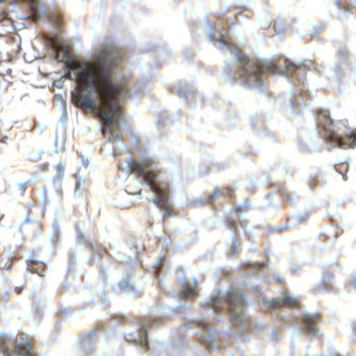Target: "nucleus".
Wrapping results in <instances>:
<instances>
[{
  "label": "nucleus",
  "mask_w": 356,
  "mask_h": 356,
  "mask_svg": "<svg viewBox=\"0 0 356 356\" xmlns=\"http://www.w3.org/2000/svg\"><path fill=\"white\" fill-rule=\"evenodd\" d=\"M51 45L58 61L69 63L67 77L74 80L76 88L72 93L73 102L84 109H92L102 120L106 129L114 131L120 127L121 100L131 97L127 81L116 67L122 54L113 44H107L95 54L94 60L69 62L70 46H63L58 38H52Z\"/></svg>",
  "instance_id": "1"
},
{
  "label": "nucleus",
  "mask_w": 356,
  "mask_h": 356,
  "mask_svg": "<svg viewBox=\"0 0 356 356\" xmlns=\"http://www.w3.org/2000/svg\"><path fill=\"white\" fill-rule=\"evenodd\" d=\"M227 33H224L220 31H216L213 34H211L213 41L218 42L222 50H230L232 54L235 56L240 67V76L250 87L257 89L262 88L264 81L261 72L270 74L280 72L282 75L286 76L293 74L292 68L296 65L291 60L288 59L285 60L284 68L279 65L267 62L254 63L245 56L240 49H233L227 40Z\"/></svg>",
  "instance_id": "2"
},
{
  "label": "nucleus",
  "mask_w": 356,
  "mask_h": 356,
  "mask_svg": "<svg viewBox=\"0 0 356 356\" xmlns=\"http://www.w3.org/2000/svg\"><path fill=\"white\" fill-rule=\"evenodd\" d=\"M203 308L212 309L215 312H229L231 325L240 332L249 330L250 322L244 309L245 300L243 295L237 289L220 291L216 297H206L202 302Z\"/></svg>",
  "instance_id": "3"
},
{
  "label": "nucleus",
  "mask_w": 356,
  "mask_h": 356,
  "mask_svg": "<svg viewBox=\"0 0 356 356\" xmlns=\"http://www.w3.org/2000/svg\"><path fill=\"white\" fill-rule=\"evenodd\" d=\"M154 165L155 163L153 161L147 158H143L138 161H131L128 168L131 172H136L143 180L149 181L148 185L150 189L156 194V197H149V200L163 209L164 218L170 217L172 216V213L170 209L168 191L163 185H157L154 182L156 176L154 172Z\"/></svg>",
  "instance_id": "4"
},
{
  "label": "nucleus",
  "mask_w": 356,
  "mask_h": 356,
  "mask_svg": "<svg viewBox=\"0 0 356 356\" xmlns=\"http://www.w3.org/2000/svg\"><path fill=\"white\" fill-rule=\"evenodd\" d=\"M17 336L8 337L0 332V350L3 352L4 356H33L31 343L27 341L21 343L16 342Z\"/></svg>",
  "instance_id": "5"
},
{
  "label": "nucleus",
  "mask_w": 356,
  "mask_h": 356,
  "mask_svg": "<svg viewBox=\"0 0 356 356\" xmlns=\"http://www.w3.org/2000/svg\"><path fill=\"white\" fill-rule=\"evenodd\" d=\"M325 118L330 129V134L327 135V140L331 145L344 149L356 146V134L353 131L343 134L339 133V129L335 128L332 118L329 115H325Z\"/></svg>",
  "instance_id": "6"
},
{
  "label": "nucleus",
  "mask_w": 356,
  "mask_h": 356,
  "mask_svg": "<svg viewBox=\"0 0 356 356\" xmlns=\"http://www.w3.org/2000/svg\"><path fill=\"white\" fill-rule=\"evenodd\" d=\"M161 323V321L156 317H151L149 323L138 321L137 323V332L131 331L126 333L124 337L125 339L127 341H131L143 346H148V329L150 327H156Z\"/></svg>",
  "instance_id": "7"
},
{
  "label": "nucleus",
  "mask_w": 356,
  "mask_h": 356,
  "mask_svg": "<svg viewBox=\"0 0 356 356\" xmlns=\"http://www.w3.org/2000/svg\"><path fill=\"white\" fill-rule=\"evenodd\" d=\"M207 315L209 314L207 312H204V316L202 319H196L194 318L192 320L191 323H186L184 325L185 327L187 329H190L191 325H197L199 326L202 329V337L201 338L202 343L206 344L207 346V350L209 351H212L213 350V344L216 341L217 334L214 332L213 328L205 322L204 319L207 318Z\"/></svg>",
  "instance_id": "8"
},
{
  "label": "nucleus",
  "mask_w": 356,
  "mask_h": 356,
  "mask_svg": "<svg viewBox=\"0 0 356 356\" xmlns=\"http://www.w3.org/2000/svg\"><path fill=\"white\" fill-rule=\"evenodd\" d=\"M263 302L266 309H276L283 305L291 307L298 306V302L297 299L291 296L287 292L283 293L281 298L279 299L269 300L266 298H264Z\"/></svg>",
  "instance_id": "9"
},
{
  "label": "nucleus",
  "mask_w": 356,
  "mask_h": 356,
  "mask_svg": "<svg viewBox=\"0 0 356 356\" xmlns=\"http://www.w3.org/2000/svg\"><path fill=\"white\" fill-rule=\"evenodd\" d=\"M112 288L113 292L127 293L131 296H138L140 292L129 277L122 279L118 284H113Z\"/></svg>",
  "instance_id": "10"
},
{
  "label": "nucleus",
  "mask_w": 356,
  "mask_h": 356,
  "mask_svg": "<svg viewBox=\"0 0 356 356\" xmlns=\"http://www.w3.org/2000/svg\"><path fill=\"white\" fill-rule=\"evenodd\" d=\"M99 334L96 330L88 331L81 337L79 348L81 351L88 353L92 350L96 346Z\"/></svg>",
  "instance_id": "11"
},
{
  "label": "nucleus",
  "mask_w": 356,
  "mask_h": 356,
  "mask_svg": "<svg viewBox=\"0 0 356 356\" xmlns=\"http://www.w3.org/2000/svg\"><path fill=\"white\" fill-rule=\"evenodd\" d=\"M167 268L168 266L164 257H159L155 260L153 266L154 273L159 279V287L163 290H165L163 279L166 277Z\"/></svg>",
  "instance_id": "12"
},
{
  "label": "nucleus",
  "mask_w": 356,
  "mask_h": 356,
  "mask_svg": "<svg viewBox=\"0 0 356 356\" xmlns=\"http://www.w3.org/2000/svg\"><path fill=\"white\" fill-rule=\"evenodd\" d=\"M318 318L316 314L305 313L303 315V325L302 330L305 333H308L312 337L317 334V329L314 325L315 321Z\"/></svg>",
  "instance_id": "13"
},
{
  "label": "nucleus",
  "mask_w": 356,
  "mask_h": 356,
  "mask_svg": "<svg viewBox=\"0 0 356 356\" xmlns=\"http://www.w3.org/2000/svg\"><path fill=\"white\" fill-rule=\"evenodd\" d=\"M181 282L182 283V290L181 296L186 298H194L198 291L197 285V280L194 279L191 284L186 282L184 277H181Z\"/></svg>",
  "instance_id": "14"
},
{
  "label": "nucleus",
  "mask_w": 356,
  "mask_h": 356,
  "mask_svg": "<svg viewBox=\"0 0 356 356\" xmlns=\"http://www.w3.org/2000/svg\"><path fill=\"white\" fill-rule=\"evenodd\" d=\"M332 277V274L329 270L325 271L322 276V280L316 284V289L320 292L331 291Z\"/></svg>",
  "instance_id": "15"
},
{
  "label": "nucleus",
  "mask_w": 356,
  "mask_h": 356,
  "mask_svg": "<svg viewBox=\"0 0 356 356\" xmlns=\"http://www.w3.org/2000/svg\"><path fill=\"white\" fill-rule=\"evenodd\" d=\"M31 6L33 17L35 19H44L47 17L46 8L40 6L39 3L35 0H26Z\"/></svg>",
  "instance_id": "16"
},
{
  "label": "nucleus",
  "mask_w": 356,
  "mask_h": 356,
  "mask_svg": "<svg viewBox=\"0 0 356 356\" xmlns=\"http://www.w3.org/2000/svg\"><path fill=\"white\" fill-rule=\"evenodd\" d=\"M93 248V255H92V261L97 260L99 257L106 253V250L104 246H92Z\"/></svg>",
  "instance_id": "17"
},
{
  "label": "nucleus",
  "mask_w": 356,
  "mask_h": 356,
  "mask_svg": "<svg viewBox=\"0 0 356 356\" xmlns=\"http://www.w3.org/2000/svg\"><path fill=\"white\" fill-rule=\"evenodd\" d=\"M65 172V166L63 162H59L58 164V172L56 174L55 177L56 181L55 182H58V181L62 179L64 176Z\"/></svg>",
  "instance_id": "18"
},
{
  "label": "nucleus",
  "mask_w": 356,
  "mask_h": 356,
  "mask_svg": "<svg viewBox=\"0 0 356 356\" xmlns=\"http://www.w3.org/2000/svg\"><path fill=\"white\" fill-rule=\"evenodd\" d=\"M79 172V170L78 171ZM76 183L75 186V193L78 194L80 193V187L81 185L82 181L84 180V177L81 176L79 172L76 175Z\"/></svg>",
  "instance_id": "19"
},
{
  "label": "nucleus",
  "mask_w": 356,
  "mask_h": 356,
  "mask_svg": "<svg viewBox=\"0 0 356 356\" xmlns=\"http://www.w3.org/2000/svg\"><path fill=\"white\" fill-rule=\"evenodd\" d=\"M55 186L56 188V199L57 202H60L63 200V192L58 182H55Z\"/></svg>",
  "instance_id": "20"
},
{
  "label": "nucleus",
  "mask_w": 356,
  "mask_h": 356,
  "mask_svg": "<svg viewBox=\"0 0 356 356\" xmlns=\"http://www.w3.org/2000/svg\"><path fill=\"white\" fill-rule=\"evenodd\" d=\"M219 193H220V191H219V189L218 188V189H216V191H215V192H214V193H213L210 196V197L207 198V202H209L214 201V200L216 199L217 196L219 195Z\"/></svg>",
  "instance_id": "21"
},
{
  "label": "nucleus",
  "mask_w": 356,
  "mask_h": 356,
  "mask_svg": "<svg viewBox=\"0 0 356 356\" xmlns=\"http://www.w3.org/2000/svg\"><path fill=\"white\" fill-rule=\"evenodd\" d=\"M82 164L83 165H84L85 167H88L89 165H90V161L88 158L86 157H82Z\"/></svg>",
  "instance_id": "22"
},
{
  "label": "nucleus",
  "mask_w": 356,
  "mask_h": 356,
  "mask_svg": "<svg viewBox=\"0 0 356 356\" xmlns=\"http://www.w3.org/2000/svg\"><path fill=\"white\" fill-rule=\"evenodd\" d=\"M78 234H79L80 241L79 243H88V242L86 241V239L83 237V234L81 232H78Z\"/></svg>",
  "instance_id": "23"
},
{
  "label": "nucleus",
  "mask_w": 356,
  "mask_h": 356,
  "mask_svg": "<svg viewBox=\"0 0 356 356\" xmlns=\"http://www.w3.org/2000/svg\"><path fill=\"white\" fill-rule=\"evenodd\" d=\"M248 265L250 266H253L254 268H261L262 266H263V264L262 263H255V264H252V263H248Z\"/></svg>",
  "instance_id": "24"
},
{
  "label": "nucleus",
  "mask_w": 356,
  "mask_h": 356,
  "mask_svg": "<svg viewBox=\"0 0 356 356\" xmlns=\"http://www.w3.org/2000/svg\"><path fill=\"white\" fill-rule=\"evenodd\" d=\"M231 248H232V253L230 254L229 257H232L234 254H235L238 252L239 246L234 245V246H231Z\"/></svg>",
  "instance_id": "25"
},
{
  "label": "nucleus",
  "mask_w": 356,
  "mask_h": 356,
  "mask_svg": "<svg viewBox=\"0 0 356 356\" xmlns=\"http://www.w3.org/2000/svg\"><path fill=\"white\" fill-rule=\"evenodd\" d=\"M350 282L352 285L356 288V276L355 275H352L350 278Z\"/></svg>",
  "instance_id": "26"
},
{
  "label": "nucleus",
  "mask_w": 356,
  "mask_h": 356,
  "mask_svg": "<svg viewBox=\"0 0 356 356\" xmlns=\"http://www.w3.org/2000/svg\"><path fill=\"white\" fill-rule=\"evenodd\" d=\"M32 222V218L30 217H26L22 222V225H24V223H31Z\"/></svg>",
  "instance_id": "27"
},
{
  "label": "nucleus",
  "mask_w": 356,
  "mask_h": 356,
  "mask_svg": "<svg viewBox=\"0 0 356 356\" xmlns=\"http://www.w3.org/2000/svg\"><path fill=\"white\" fill-rule=\"evenodd\" d=\"M136 252H137V254H138V252H140V250H143L145 246L144 245H142V246H134Z\"/></svg>",
  "instance_id": "28"
},
{
  "label": "nucleus",
  "mask_w": 356,
  "mask_h": 356,
  "mask_svg": "<svg viewBox=\"0 0 356 356\" xmlns=\"http://www.w3.org/2000/svg\"><path fill=\"white\" fill-rule=\"evenodd\" d=\"M273 279H274V280H276V281H277V282H282V280H283V279H282V276H281V275H275V276L273 277Z\"/></svg>",
  "instance_id": "29"
},
{
  "label": "nucleus",
  "mask_w": 356,
  "mask_h": 356,
  "mask_svg": "<svg viewBox=\"0 0 356 356\" xmlns=\"http://www.w3.org/2000/svg\"><path fill=\"white\" fill-rule=\"evenodd\" d=\"M49 168V163H45L41 165V169L44 170L45 169Z\"/></svg>",
  "instance_id": "30"
},
{
  "label": "nucleus",
  "mask_w": 356,
  "mask_h": 356,
  "mask_svg": "<svg viewBox=\"0 0 356 356\" xmlns=\"http://www.w3.org/2000/svg\"><path fill=\"white\" fill-rule=\"evenodd\" d=\"M26 184V182H18L17 185L21 188H23L25 185Z\"/></svg>",
  "instance_id": "31"
},
{
  "label": "nucleus",
  "mask_w": 356,
  "mask_h": 356,
  "mask_svg": "<svg viewBox=\"0 0 356 356\" xmlns=\"http://www.w3.org/2000/svg\"><path fill=\"white\" fill-rule=\"evenodd\" d=\"M55 86H57V87H58V88H62V86H63V83H60V82H58V83H55Z\"/></svg>",
  "instance_id": "32"
},
{
  "label": "nucleus",
  "mask_w": 356,
  "mask_h": 356,
  "mask_svg": "<svg viewBox=\"0 0 356 356\" xmlns=\"http://www.w3.org/2000/svg\"><path fill=\"white\" fill-rule=\"evenodd\" d=\"M29 270H30L31 271H35L38 273H39L34 268H32L31 266H29V267L27 268Z\"/></svg>",
  "instance_id": "33"
},
{
  "label": "nucleus",
  "mask_w": 356,
  "mask_h": 356,
  "mask_svg": "<svg viewBox=\"0 0 356 356\" xmlns=\"http://www.w3.org/2000/svg\"><path fill=\"white\" fill-rule=\"evenodd\" d=\"M341 9H342L343 12L344 13V14H346L347 9L345 7H341Z\"/></svg>",
  "instance_id": "34"
},
{
  "label": "nucleus",
  "mask_w": 356,
  "mask_h": 356,
  "mask_svg": "<svg viewBox=\"0 0 356 356\" xmlns=\"http://www.w3.org/2000/svg\"><path fill=\"white\" fill-rule=\"evenodd\" d=\"M220 319H222V317H220L219 316H216V321H220Z\"/></svg>",
  "instance_id": "35"
},
{
  "label": "nucleus",
  "mask_w": 356,
  "mask_h": 356,
  "mask_svg": "<svg viewBox=\"0 0 356 356\" xmlns=\"http://www.w3.org/2000/svg\"><path fill=\"white\" fill-rule=\"evenodd\" d=\"M336 3L338 5V6H340V0H336Z\"/></svg>",
  "instance_id": "36"
},
{
  "label": "nucleus",
  "mask_w": 356,
  "mask_h": 356,
  "mask_svg": "<svg viewBox=\"0 0 356 356\" xmlns=\"http://www.w3.org/2000/svg\"><path fill=\"white\" fill-rule=\"evenodd\" d=\"M29 262L33 264V263H36L37 261L35 260H29Z\"/></svg>",
  "instance_id": "37"
},
{
  "label": "nucleus",
  "mask_w": 356,
  "mask_h": 356,
  "mask_svg": "<svg viewBox=\"0 0 356 356\" xmlns=\"http://www.w3.org/2000/svg\"><path fill=\"white\" fill-rule=\"evenodd\" d=\"M240 208H241V205H238L237 207H236L235 209H236V211H238Z\"/></svg>",
  "instance_id": "38"
},
{
  "label": "nucleus",
  "mask_w": 356,
  "mask_h": 356,
  "mask_svg": "<svg viewBox=\"0 0 356 356\" xmlns=\"http://www.w3.org/2000/svg\"><path fill=\"white\" fill-rule=\"evenodd\" d=\"M236 242L234 240H233V241L231 243L230 245H236Z\"/></svg>",
  "instance_id": "39"
},
{
  "label": "nucleus",
  "mask_w": 356,
  "mask_h": 356,
  "mask_svg": "<svg viewBox=\"0 0 356 356\" xmlns=\"http://www.w3.org/2000/svg\"><path fill=\"white\" fill-rule=\"evenodd\" d=\"M275 330H273V331L272 332V336H273V337H274V335H275Z\"/></svg>",
  "instance_id": "40"
},
{
  "label": "nucleus",
  "mask_w": 356,
  "mask_h": 356,
  "mask_svg": "<svg viewBox=\"0 0 356 356\" xmlns=\"http://www.w3.org/2000/svg\"><path fill=\"white\" fill-rule=\"evenodd\" d=\"M102 302V303L104 304V303H106V300L103 299Z\"/></svg>",
  "instance_id": "41"
},
{
  "label": "nucleus",
  "mask_w": 356,
  "mask_h": 356,
  "mask_svg": "<svg viewBox=\"0 0 356 356\" xmlns=\"http://www.w3.org/2000/svg\"><path fill=\"white\" fill-rule=\"evenodd\" d=\"M105 269L104 268H102V271L104 272Z\"/></svg>",
  "instance_id": "42"
},
{
  "label": "nucleus",
  "mask_w": 356,
  "mask_h": 356,
  "mask_svg": "<svg viewBox=\"0 0 356 356\" xmlns=\"http://www.w3.org/2000/svg\"><path fill=\"white\" fill-rule=\"evenodd\" d=\"M47 193V190L44 189V193ZM44 195L46 196V194H44Z\"/></svg>",
  "instance_id": "43"
},
{
  "label": "nucleus",
  "mask_w": 356,
  "mask_h": 356,
  "mask_svg": "<svg viewBox=\"0 0 356 356\" xmlns=\"http://www.w3.org/2000/svg\"><path fill=\"white\" fill-rule=\"evenodd\" d=\"M0 226H1V227H2V226H3V225H2L1 222H0Z\"/></svg>",
  "instance_id": "44"
}]
</instances>
